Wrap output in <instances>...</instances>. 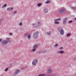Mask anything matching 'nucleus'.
Masks as SVG:
<instances>
[{"instance_id":"nucleus-1","label":"nucleus","mask_w":76,"mask_h":76,"mask_svg":"<svg viewBox=\"0 0 76 76\" xmlns=\"http://www.w3.org/2000/svg\"><path fill=\"white\" fill-rule=\"evenodd\" d=\"M7 40H4L3 41V42H2V44L3 45H5V44H6L9 42H10V38H6Z\"/></svg>"},{"instance_id":"nucleus-2","label":"nucleus","mask_w":76,"mask_h":76,"mask_svg":"<svg viewBox=\"0 0 76 76\" xmlns=\"http://www.w3.org/2000/svg\"><path fill=\"white\" fill-rule=\"evenodd\" d=\"M58 31L60 32V35H63L64 34V30L62 28L58 29Z\"/></svg>"},{"instance_id":"nucleus-3","label":"nucleus","mask_w":76,"mask_h":76,"mask_svg":"<svg viewBox=\"0 0 76 76\" xmlns=\"http://www.w3.org/2000/svg\"><path fill=\"white\" fill-rule=\"evenodd\" d=\"M38 44H36L34 45L33 47V49L32 50L33 52H35V50H36V48L38 47Z\"/></svg>"},{"instance_id":"nucleus-4","label":"nucleus","mask_w":76,"mask_h":76,"mask_svg":"<svg viewBox=\"0 0 76 76\" xmlns=\"http://www.w3.org/2000/svg\"><path fill=\"white\" fill-rule=\"evenodd\" d=\"M37 62L38 59H34L33 60L32 63L33 66H36Z\"/></svg>"},{"instance_id":"nucleus-5","label":"nucleus","mask_w":76,"mask_h":76,"mask_svg":"<svg viewBox=\"0 0 76 76\" xmlns=\"http://www.w3.org/2000/svg\"><path fill=\"white\" fill-rule=\"evenodd\" d=\"M38 35H39V32H38L37 31L35 32L34 33V37L35 38H36L38 37Z\"/></svg>"},{"instance_id":"nucleus-6","label":"nucleus","mask_w":76,"mask_h":76,"mask_svg":"<svg viewBox=\"0 0 76 76\" xmlns=\"http://www.w3.org/2000/svg\"><path fill=\"white\" fill-rule=\"evenodd\" d=\"M60 13H64V12H66V9H61L59 11Z\"/></svg>"},{"instance_id":"nucleus-7","label":"nucleus","mask_w":76,"mask_h":76,"mask_svg":"<svg viewBox=\"0 0 76 76\" xmlns=\"http://www.w3.org/2000/svg\"><path fill=\"white\" fill-rule=\"evenodd\" d=\"M25 36L27 35V38L28 39H31V34H28V33H26L25 34Z\"/></svg>"},{"instance_id":"nucleus-8","label":"nucleus","mask_w":76,"mask_h":76,"mask_svg":"<svg viewBox=\"0 0 76 76\" xmlns=\"http://www.w3.org/2000/svg\"><path fill=\"white\" fill-rule=\"evenodd\" d=\"M48 72L49 73H51L53 72V71L51 70V68H50L49 69L47 70Z\"/></svg>"},{"instance_id":"nucleus-9","label":"nucleus","mask_w":76,"mask_h":76,"mask_svg":"<svg viewBox=\"0 0 76 76\" xmlns=\"http://www.w3.org/2000/svg\"><path fill=\"white\" fill-rule=\"evenodd\" d=\"M44 12L45 13H47V12H48V10L47 8H45L44 10Z\"/></svg>"},{"instance_id":"nucleus-10","label":"nucleus","mask_w":76,"mask_h":76,"mask_svg":"<svg viewBox=\"0 0 76 76\" xmlns=\"http://www.w3.org/2000/svg\"><path fill=\"white\" fill-rule=\"evenodd\" d=\"M38 24L39 26H37L36 27V28H39V26L41 25V23H40V22H38Z\"/></svg>"},{"instance_id":"nucleus-11","label":"nucleus","mask_w":76,"mask_h":76,"mask_svg":"<svg viewBox=\"0 0 76 76\" xmlns=\"http://www.w3.org/2000/svg\"><path fill=\"white\" fill-rule=\"evenodd\" d=\"M13 7L11 8V9H10V7H9L7 8V10H8L9 11V10H13Z\"/></svg>"},{"instance_id":"nucleus-12","label":"nucleus","mask_w":76,"mask_h":76,"mask_svg":"<svg viewBox=\"0 0 76 76\" xmlns=\"http://www.w3.org/2000/svg\"><path fill=\"white\" fill-rule=\"evenodd\" d=\"M67 20V19L65 18L63 21V23L64 24H65L66 23V20Z\"/></svg>"},{"instance_id":"nucleus-13","label":"nucleus","mask_w":76,"mask_h":76,"mask_svg":"<svg viewBox=\"0 0 76 76\" xmlns=\"http://www.w3.org/2000/svg\"><path fill=\"white\" fill-rule=\"evenodd\" d=\"M50 3V1L49 0H47L45 2V3L46 4H49V3Z\"/></svg>"},{"instance_id":"nucleus-14","label":"nucleus","mask_w":76,"mask_h":76,"mask_svg":"<svg viewBox=\"0 0 76 76\" xmlns=\"http://www.w3.org/2000/svg\"><path fill=\"white\" fill-rule=\"evenodd\" d=\"M45 74H40L38 75V76H45Z\"/></svg>"},{"instance_id":"nucleus-15","label":"nucleus","mask_w":76,"mask_h":76,"mask_svg":"<svg viewBox=\"0 0 76 76\" xmlns=\"http://www.w3.org/2000/svg\"><path fill=\"white\" fill-rule=\"evenodd\" d=\"M19 72H20V71L19 70V69H17L16 71H15V72L18 74V73H19Z\"/></svg>"},{"instance_id":"nucleus-16","label":"nucleus","mask_w":76,"mask_h":76,"mask_svg":"<svg viewBox=\"0 0 76 76\" xmlns=\"http://www.w3.org/2000/svg\"><path fill=\"white\" fill-rule=\"evenodd\" d=\"M47 34L48 35H51V31H50L49 32H48L47 33Z\"/></svg>"},{"instance_id":"nucleus-17","label":"nucleus","mask_w":76,"mask_h":76,"mask_svg":"<svg viewBox=\"0 0 76 76\" xmlns=\"http://www.w3.org/2000/svg\"><path fill=\"white\" fill-rule=\"evenodd\" d=\"M7 6V4H5L2 7V8H3V7H6Z\"/></svg>"},{"instance_id":"nucleus-18","label":"nucleus","mask_w":76,"mask_h":76,"mask_svg":"<svg viewBox=\"0 0 76 76\" xmlns=\"http://www.w3.org/2000/svg\"><path fill=\"white\" fill-rule=\"evenodd\" d=\"M61 20V18H57L56 19L54 20Z\"/></svg>"},{"instance_id":"nucleus-19","label":"nucleus","mask_w":76,"mask_h":76,"mask_svg":"<svg viewBox=\"0 0 76 76\" xmlns=\"http://www.w3.org/2000/svg\"><path fill=\"white\" fill-rule=\"evenodd\" d=\"M71 9H76V7H71Z\"/></svg>"},{"instance_id":"nucleus-20","label":"nucleus","mask_w":76,"mask_h":76,"mask_svg":"<svg viewBox=\"0 0 76 76\" xmlns=\"http://www.w3.org/2000/svg\"><path fill=\"white\" fill-rule=\"evenodd\" d=\"M2 21H3V19H1L0 20V24H1V23H2Z\"/></svg>"},{"instance_id":"nucleus-21","label":"nucleus","mask_w":76,"mask_h":76,"mask_svg":"<svg viewBox=\"0 0 76 76\" xmlns=\"http://www.w3.org/2000/svg\"><path fill=\"white\" fill-rule=\"evenodd\" d=\"M55 23L57 24L58 23H59V22L57 21V20H55Z\"/></svg>"},{"instance_id":"nucleus-22","label":"nucleus","mask_w":76,"mask_h":76,"mask_svg":"<svg viewBox=\"0 0 76 76\" xmlns=\"http://www.w3.org/2000/svg\"><path fill=\"white\" fill-rule=\"evenodd\" d=\"M18 74L16 72H15L14 74H13V75L14 76H15L16 75Z\"/></svg>"},{"instance_id":"nucleus-23","label":"nucleus","mask_w":76,"mask_h":76,"mask_svg":"<svg viewBox=\"0 0 76 76\" xmlns=\"http://www.w3.org/2000/svg\"><path fill=\"white\" fill-rule=\"evenodd\" d=\"M22 22H20L19 23V25L20 26H22Z\"/></svg>"},{"instance_id":"nucleus-24","label":"nucleus","mask_w":76,"mask_h":76,"mask_svg":"<svg viewBox=\"0 0 76 76\" xmlns=\"http://www.w3.org/2000/svg\"><path fill=\"white\" fill-rule=\"evenodd\" d=\"M70 35H71V34L70 33L68 34H67V37H69V36H70Z\"/></svg>"},{"instance_id":"nucleus-25","label":"nucleus","mask_w":76,"mask_h":76,"mask_svg":"<svg viewBox=\"0 0 76 76\" xmlns=\"http://www.w3.org/2000/svg\"><path fill=\"white\" fill-rule=\"evenodd\" d=\"M64 53V51L63 50H61L59 52L60 53Z\"/></svg>"},{"instance_id":"nucleus-26","label":"nucleus","mask_w":76,"mask_h":76,"mask_svg":"<svg viewBox=\"0 0 76 76\" xmlns=\"http://www.w3.org/2000/svg\"><path fill=\"white\" fill-rule=\"evenodd\" d=\"M38 6H41V3H39L38 4Z\"/></svg>"},{"instance_id":"nucleus-27","label":"nucleus","mask_w":76,"mask_h":76,"mask_svg":"<svg viewBox=\"0 0 76 76\" xmlns=\"http://www.w3.org/2000/svg\"><path fill=\"white\" fill-rule=\"evenodd\" d=\"M17 12V11L16 10H15L14 12V14H15V13H16Z\"/></svg>"},{"instance_id":"nucleus-28","label":"nucleus","mask_w":76,"mask_h":76,"mask_svg":"<svg viewBox=\"0 0 76 76\" xmlns=\"http://www.w3.org/2000/svg\"><path fill=\"white\" fill-rule=\"evenodd\" d=\"M8 70V68H7L5 70V72H6Z\"/></svg>"},{"instance_id":"nucleus-29","label":"nucleus","mask_w":76,"mask_h":76,"mask_svg":"<svg viewBox=\"0 0 76 76\" xmlns=\"http://www.w3.org/2000/svg\"><path fill=\"white\" fill-rule=\"evenodd\" d=\"M63 47H61L60 48H59V50H63Z\"/></svg>"},{"instance_id":"nucleus-30","label":"nucleus","mask_w":76,"mask_h":76,"mask_svg":"<svg viewBox=\"0 0 76 76\" xmlns=\"http://www.w3.org/2000/svg\"><path fill=\"white\" fill-rule=\"evenodd\" d=\"M58 44H56L55 45V47H58Z\"/></svg>"},{"instance_id":"nucleus-31","label":"nucleus","mask_w":76,"mask_h":76,"mask_svg":"<svg viewBox=\"0 0 76 76\" xmlns=\"http://www.w3.org/2000/svg\"><path fill=\"white\" fill-rule=\"evenodd\" d=\"M9 34L10 35H12V33H10Z\"/></svg>"},{"instance_id":"nucleus-32","label":"nucleus","mask_w":76,"mask_h":76,"mask_svg":"<svg viewBox=\"0 0 76 76\" xmlns=\"http://www.w3.org/2000/svg\"><path fill=\"white\" fill-rule=\"evenodd\" d=\"M43 53H45V52H46V50H44L43 51Z\"/></svg>"},{"instance_id":"nucleus-33","label":"nucleus","mask_w":76,"mask_h":76,"mask_svg":"<svg viewBox=\"0 0 76 76\" xmlns=\"http://www.w3.org/2000/svg\"><path fill=\"white\" fill-rule=\"evenodd\" d=\"M32 25L33 26H34L35 25H36V23H33Z\"/></svg>"},{"instance_id":"nucleus-34","label":"nucleus","mask_w":76,"mask_h":76,"mask_svg":"<svg viewBox=\"0 0 76 76\" xmlns=\"http://www.w3.org/2000/svg\"><path fill=\"white\" fill-rule=\"evenodd\" d=\"M71 22H72V20L69 21V23H71Z\"/></svg>"},{"instance_id":"nucleus-35","label":"nucleus","mask_w":76,"mask_h":76,"mask_svg":"<svg viewBox=\"0 0 76 76\" xmlns=\"http://www.w3.org/2000/svg\"><path fill=\"white\" fill-rule=\"evenodd\" d=\"M25 69V68H22L21 69V70H24Z\"/></svg>"},{"instance_id":"nucleus-36","label":"nucleus","mask_w":76,"mask_h":76,"mask_svg":"<svg viewBox=\"0 0 76 76\" xmlns=\"http://www.w3.org/2000/svg\"><path fill=\"white\" fill-rule=\"evenodd\" d=\"M47 76H50V74H47Z\"/></svg>"},{"instance_id":"nucleus-37","label":"nucleus","mask_w":76,"mask_h":76,"mask_svg":"<svg viewBox=\"0 0 76 76\" xmlns=\"http://www.w3.org/2000/svg\"><path fill=\"white\" fill-rule=\"evenodd\" d=\"M2 40V39H0V42H1V40Z\"/></svg>"},{"instance_id":"nucleus-38","label":"nucleus","mask_w":76,"mask_h":76,"mask_svg":"<svg viewBox=\"0 0 76 76\" xmlns=\"http://www.w3.org/2000/svg\"><path fill=\"white\" fill-rule=\"evenodd\" d=\"M74 20H76V17L75 18Z\"/></svg>"},{"instance_id":"nucleus-39","label":"nucleus","mask_w":76,"mask_h":76,"mask_svg":"<svg viewBox=\"0 0 76 76\" xmlns=\"http://www.w3.org/2000/svg\"><path fill=\"white\" fill-rule=\"evenodd\" d=\"M75 59H76V58H74V60H75Z\"/></svg>"},{"instance_id":"nucleus-40","label":"nucleus","mask_w":76,"mask_h":76,"mask_svg":"<svg viewBox=\"0 0 76 76\" xmlns=\"http://www.w3.org/2000/svg\"><path fill=\"white\" fill-rule=\"evenodd\" d=\"M1 76H3V75H1Z\"/></svg>"},{"instance_id":"nucleus-41","label":"nucleus","mask_w":76,"mask_h":76,"mask_svg":"<svg viewBox=\"0 0 76 76\" xmlns=\"http://www.w3.org/2000/svg\"><path fill=\"white\" fill-rule=\"evenodd\" d=\"M10 9H11V8H10Z\"/></svg>"}]
</instances>
